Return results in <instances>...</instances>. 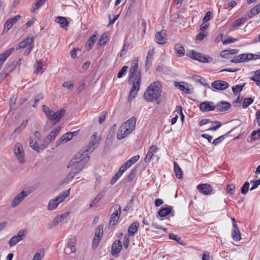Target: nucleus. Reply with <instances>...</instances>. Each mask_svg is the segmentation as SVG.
<instances>
[{
  "instance_id": "39",
  "label": "nucleus",
  "mask_w": 260,
  "mask_h": 260,
  "mask_svg": "<svg viewBox=\"0 0 260 260\" xmlns=\"http://www.w3.org/2000/svg\"><path fill=\"white\" fill-rule=\"evenodd\" d=\"M103 197H104V194L102 193V192H101L91 201V202L90 204V207H92L94 205L97 204L103 198Z\"/></svg>"
},
{
  "instance_id": "59",
  "label": "nucleus",
  "mask_w": 260,
  "mask_h": 260,
  "mask_svg": "<svg viewBox=\"0 0 260 260\" xmlns=\"http://www.w3.org/2000/svg\"><path fill=\"white\" fill-rule=\"evenodd\" d=\"M56 114L57 116V118L59 119V121L60 119L64 116L66 113V110L63 109H61L57 111H56Z\"/></svg>"
},
{
  "instance_id": "27",
  "label": "nucleus",
  "mask_w": 260,
  "mask_h": 260,
  "mask_svg": "<svg viewBox=\"0 0 260 260\" xmlns=\"http://www.w3.org/2000/svg\"><path fill=\"white\" fill-rule=\"evenodd\" d=\"M139 226V223L137 221L134 222L132 224H131L128 229L129 236H134L135 234L138 231Z\"/></svg>"
},
{
  "instance_id": "49",
  "label": "nucleus",
  "mask_w": 260,
  "mask_h": 260,
  "mask_svg": "<svg viewBox=\"0 0 260 260\" xmlns=\"http://www.w3.org/2000/svg\"><path fill=\"white\" fill-rule=\"evenodd\" d=\"M121 175H122L120 174V172H118L117 171L112 178L110 181V184L111 185H113L119 179V178L121 176Z\"/></svg>"
},
{
  "instance_id": "61",
  "label": "nucleus",
  "mask_w": 260,
  "mask_h": 260,
  "mask_svg": "<svg viewBox=\"0 0 260 260\" xmlns=\"http://www.w3.org/2000/svg\"><path fill=\"white\" fill-rule=\"evenodd\" d=\"M61 129V127H57L56 128L52 131L49 134H50L54 138L58 135Z\"/></svg>"
},
{
  "instance_id": "1",
  "label": "nucleus",
  "mask_w": 260,
  "mask_h": 260,
  "mask_svg": "<svg viewBox=\"0 0 260 260\" xmlns=\"http://www.w3.org/2000/svg\"><path fill=\"white\" fill-rule=\"evenodd\" d=\"M99 140H97V133L94 132L91 137L90 141L88 145L77 153L75 157L70 161L68 168L75 166L68 175V181H71L76 174L79 173L88 162L90 159L89 154L96 148Z\"/></svg>"
},
{
  "instance_id": "58",
  "label": "nucleus",
  "mask_w": 260,
  "mask_h": 260,
  "mask_svg": "<svg viewBox=\"0 0 260 260\" xmlns=\"http://www.w3.org/2000/svg\"><path fill=\"white\" fill-rule=\"evenodd\" d=\"M237 41V39L233 38L232 37H228V38L222 41L223 44H228L234 43Z\"/></svg>"
},
{
  "instance_id": "33",
  "label": "nucleus",
  "mask_w": 260,
  "mask_h": 260,
  "mask_svg": "<svg viewBox=\"0 0 260 260\" xmlns=\"http://www.w3.org/2000/svg\"><path fill=\"white\" fill-rule=\"evenodd\" d=\"M174 168L176 177L178 179H181L182 178V171L176 162L174 163Z\"/></svg>"
},
{
  "instance_id": "47",
  "label": "nucleus",
  "mask_w": 260,
  "mask_h": 260,
  "mask_svg": "<svg viewBox=\"0 0 260 260\" xmlns=\"http://www.w3.org/2000/svg\"><path fill=\"white\" fill-rule=\"evenodd\" d=\"M236 186L234 184H230L226 186V192L230 194H233L235 191Z\"/></svg>"
},
{
  "instance_id": "17",
  "label": "nucleus",
  "mask_w": 260,
  "mask_h": 260,
  "mask_svg": "<svg viewBox=\"0 0 260 260\" xmlns=\"http://www.w3.org/2000/svg\"><path fill=\"white\" fill-rule=\"evenodd\" d=\"M34 42V38L33 37L26 38L24 40L22 41L19 43L18 47L16 48V50H19L21 48H24L27 46V47L31 46L33 45V43Z\"/></svg>"
},
{
  "instance_id": "14",
  "label": "nucleus",
  "mask_w": 260,
  "mask_h": 260,
  "mask_svg": "<svg viewBox=\"0 0 260 260\" xmlns=\"http://www.w3.org/2000/svg\"><path fill=\"white\" fill-rule=\"evenodd\" d=\"M211 86L215 89L219 90H223L229 87V84L228 82L222 80H216L213 82Z\"/></svg>"
},
{
  "instance_id": "23",
  "label": "nucleus",
  "mask_w": 260,
  "mask_h": 260,
  "mask_svg": "<svg viewBox=\"0 0 260 260\" xmlns=\"http://www.w3.org/2000/svg\"><path fill=\"white\" fill-rule=\"evenodd\" d=\"M55 138L49 134L47 136L43 141V144L40 146V149L43 150L47 147L48 145Z\"/></svg>"
},
{
  "instance_id": "16",
  "label": "nucleus",
  "mask_w": 260,
  "mask_h": 260,
  "mask_svg": "<svg viewBox=\"0 0 260 260\" xmlns=\"http://www.w3.org/2000/svg\"><path fill=\"white\" fill-rule=\"evenodd\" d=\"M215 107L217 111L224 112L229 109L231 105L229 102L221 101L216 105Z\"/></svg>"
},
{
  "instance_id": "40",
  "label": "nucleus",
  "mask_w": 260,
  "mask_h": 260,
  "mask_svg": "<svg viewBox=\"0 0 260 260\" xmlns=\"http://www.w3.org/2000/svg\"><path fill=\"white\" fill-rule=\"evenodd\" d=\"M245 86V84L244 83L243 85H237L235 86L232 87V90L234 95L238 94L239 92H240L244 86Z\"/></svg>"
},
{
  "instance_id": "22",
  "label": "nucleus",
  "mask_w": 260,
  "mask_h": 260,
  "mask_svg": "<svg viewBox=\"0 0 260 260\" xmlns=\"http://www.w3.org/2000/svg\"><path fill=\"white\" fill-rule=\"evenodd\" d=\"M55 21L60 24V26L67 29V27L69 25V21L66 17L58 16L56 18Z\"/></svg>"
},
{
  "instance_id": "9",
  "label": "nucleus",
  "mask_w": 260,
  "mask_h": 260,
  "mask_svg": "<svg viewBox=\"0 0 260 260\" xmlns=\"http://www.w3.org/2000/svg\"><path fill=\"white\" fill-rule=\"evenodd\" d=\"M29 193L30 191L28 190L23 189L20 193L18 194L12 201V207H15L18 205Z\"/></svg>"
},
{
  "instance_id": "5",
  "label": "nucleus",
  "mask_w": 260,
  "mask_h": 260,
  "mask_svg": "<svg viewBox=\"0 0 260 260\" xmlns=\"http://www.w3.org/2000/svg\"><path fill=\"white\" fill-rule=\"evenodd\" d=\"M136 124V118L132 117L122 124V128L125 129L126 134H129L135 129Z\"/></svg>"
},
{
  "instance_id": "28",
  "label": "nucleus",
  "mask_w": 260,
  "mask_h": 260,
  "mask_svg": "<svg viewBox=\"0 0 260 260\" xmlns=\"http://www.w3.org/2000/svg\"><path fill=\"white\" fill-rule=\"evenodd\" d=\"M232 237L234 240L236 241H238L241 239L240 232L238 226L233 227Z\"/></svg>"
},
{
  "instance_id": "15",
  "label": "nucleus",
  "mask_w": 260,
  "mask_h": 260,
  "mask_svg": "<svg viewBox=\"0 0 260 260\" xmlns=\"http://www.w3.org/2000/svg\"><path fill=\"white\" fill-rule=\"evenodd\" d=\"M200 110L202 112L213 111L215 110V107L213 102L206 101L200 104Z\"/></svg>"
},
{
  "instance_id": "55",
  "label": "nucleus",
  "mask_w": 260,
  "mask_h": 260,
  "mask_svg": "<svg viewBox=\"0 0 260 260\" xmlns=\"http://www.w3.org/2000/svg\"><path fill=\"white\" fill-rule=\"evenodd\" d=\"M178 86L179 89L183 91L184 93L188 94H190L192 93L191 90L189 88L186 87L183 85L178 84Z\"/></svg>"
},
{
  "instance_id": "4",
  "label": "nucleus",
  "mask_w": 260,
  "mask_h": 260,
  "mask_svg": "<svg viewBox=\"0 0 260 260\" xmlns=\"http://www.w3.org/2000/svg\"><path fill=\"white\" fill-rule=\"evenodd\" d=\"M139 60L138 58H136L132 63L130 69V76L129 80L137 81L138 79L141 81V74L140 70H138Z\"/></svg>"
},
{
  "instance_id": "19",
  "label": "nucleus",
  "mask_w": 260,
  "mask_h": 260,
  "mask_svg": "<svg viewBox=\"0 0 260 260\" xmlns=\"http://www.w3.org/2000/svg\"><path fill=\"white\" fill-rule=\"evenodd\" d=\"M157 150V147L156 145L151 146L144 158V161L145 162H149L153 155V153L156 152Z\"/></svg>"
},
{
  "instance_id": "38",
  "label": "nucleus",
  "mask_w": 260,
  "mask_h": 260,
  "mask_svg": "<svg viewBox=\"0 0 260 260\" xmlns=\"http://www.w3.org/2000/svg\"><path fill=\"white\" fill-rule=\"evenodd\" d=\"M136 173V169H133L126 177L127 182H131L133 179L134 178V177H135Z\"/></svg>"
},
{
  "instance_id": "7",
  "label": "nucleus",
  "mask_w": 260,
  "mask_h": 260,
  "mask_svg": "<svg viewBox=\"0 0 260 260\" xmlns=\"http://www.w3.org/2000/svg\"><path fill=\"white\" fill-rule=\"evenodd\" d=\"M129 82H131V84H133L128 96V101H131L135 98L139 90L141 81H140V79H138L137 81L129 80Z\"/></svg>"
},
{
  "instance_id": "10",
  "label": "nucleus",
  "mask_w": 260,
  "mask_h": 260,
  "mask_svg": "<svg viewBox=\"0 0 260 260\" xmlns=\"http://www.w3.org/2000/svg\"><path fill=\"white\" fill-rule=\"evenodd\" d=\"M14 153L20 163L22 164L24 162V153L22 146L20 143H17L15 144Z\"/></svg>"
},
{
  "instance_id": "34",
  "label": "nucleus",
  "mask_w": 260,
  "mask_h": 260,
  "mask_svg": "<svg viewBox=\"0 0 260 260\" xmlns=\"http://www.w3.org/2000/svg\"><path fill=\"white\" fill-rule=\"evenodd\" d=\"M108 34L107 32H105L103 34V35L100 38L98 41V45L101 47L105 43H106L108 40Z\"/></svg>"
},
{
  "instance_id": "50",
  "label": "nucleus",
  "mask_w": 260,
  "mask_h": 260,
  "mask_svg": "<svg viewBox=\"0 0 260 260\" xmlns=\"http://www.w3.org/2000/svg\"><path fill=\"white\" fill-rule=\"evenodd\" d=\"M36 71L37 73L42 74L43 70V64L41 61H37V65L36 66Z\"/></svg>"
},
{
  "instance_id": "42",
  "label": "nucleus",
  "mask_w": 260,
  "mask_h": 260,
  "mask_svg": "<svg viewBox=\"0 0 260 260\" xmlns=\"http://www.w3.org/2000/svg\"><path fill=\"white\" fill-rule=\"evenodd\" d=\"M29 146L32 148L34 150L39 152L40 149V147L36 146V141H34L32 139H29Z\"/></svg>"
},
{
  "instance_id": "25",
  "label": "nucleus",
  "mask_w": 260,
  "mask_h": 260,
  "mask_svg": "<svg viewBox=\"0 0 260 260\" xmlns=\"http://www.w3.org/2000/svg\"><path fill=\"white\" fill-rule=\"evenodd\" d=\"M154 53V50L153 49L149 50L147 53L146 61H145V68L147 70L151 65V61L153 59V56Z\"/></svg>"
},
{
  "instance_id": "26",
  "label": "nucleus",
  "mask_w": 260,
  "mask_h": 260,
  "mask_svg": "<svg viewBox=\"0 0 260 260\" xmlns=\"http://www.w3.org/2000/svg\"><path fill=\"white\" fill-rule=\"evenodd\" d=\"M172 209L171 206L166 205V207L161 208L159 210L158 215L161 217H165L171 212Z\"/></svg>"
},
{
  "instance_id": "54",
  "label": "nucleus",
  "mask_w": 260,
  "mask_h": 260,
  "mask_svg": "<svg viewBox=\"0 0 260 260\" xmlns=\"http://www.w3.org/2000/svg\"><path fill=\"white\" fill-rule=\"evenodd\" d=\"M140 158V156L139 155H135L132 157H131L129 159L127 160L128 163L132 166L133 164H134L136 162H137Z\"/></svg>"
},
{
  "instance_id": "35",
  "label": "nucleus",
  "mask_w": 260,
  "mask_h": 260,
  "mask_svg": "<svg viewBox=\"0 0 260 260\" xmlns=\"http://www.w3.org/2000/svg\"><path fill=\"white\" fill-rule=\"evenodd\" d=\"M125 129L122 128V125L120 126L118 129V132L117 134V139L119 140H121L129 134H126L124 132Z\"/></svg>"
},
{
  "instance_id": "53",
  "label": "nucleus",
  "mask_w": 260,
  "mask_h": 260,
  "mask_svg": "<svg viewBox=\"0 0 260 260\" xmlns=\"http://www.w3.org/2000/svg\"><path fill=\"white\" fill-rule=\"evenodd\" d=\"M211 122L216 124V125L209 128L207 129L208 131H215L221 126V123L218 121H212Z\"/></svg>"
},
{
  "instance_id": "41",
  "label": "nucleus",
  "mask_w": 260,
  "mask_h": 260,
  "mask_svg": "<svg viewBox=\"0 0 260 260\" xmlns=\"http://www.w3.org/2000/svg\"><path fill=\"white\" fill-rule=\"evenodd\" d=\"M103 228L104 225L103 224H100L97 227V228L95 230L94 234V236H96V237L99 236L102 237L103 235Z\"/></svg>"
},
{
  "instance_id": "37",
  "label": "nucleus",
  "mask_w": 260,
  "mask_h": 260,
  "mask_svg": "<svg viewBox=\"0 0 260 260\" xmlns=\"http://www.w3.org/2000/svg\"><path fill=\"white\" fill-rule=\"evenodd\" d=\"M251 79L255 82L258 86H260V70L255 72L254 75L251 77Z\"/></svg>"
},
{
  "instance_id": "30",
  "label": "nucleus",
  "mask_w": 260,
  "mask_h": 260,
  "mask_svg": "<svg viewBox=\"0 0 260 260\" xmlns=\"http://www.w3.org/2000/svg\"><path fill=\"white\" fill-rule=\"evenodd\" d=\"M76 251V248L74 243L72 241H69L68 243V246L64 249V252L66 253L70 254L71 253L75 252Z\"/></svg>"
},
{
  "instance_id": "18",
  "label": "nucleus",
  "mask_w": 260,
  "mask_h": 260,
  "mask_svg": "<svg viewBox=\"0 0 260 260\" xmlns=\"http://www.w3.org/2000/svg\"><path fill=\"white\" fill-rule=\"evenodd\" d=\"M48 118L51 121V126L49 127L47 125H45L44 127V129L45 130H48L51 127L54 126L57 122H59V119L57 118V116L55 112L53 111L52 112V113L50 114V115L48 117Z\"/></svg>"
},
{
  "instance_id": "48",
  "label": "nucleus",
  "mask_w": 260,
  "mask_h": 260,
  "mask_svg": "<svg viewBox=\"0 0 260 260\" xmlns=\"http://www.w3.org/2000/svg\"><path fill=\"white\" fill-rule=\"evenodd\" d=\"M253 102V100L251 98H245L243 104V108H246Z\"/></svg>"
},
{
  "instance_id": "29",
  "label": "nucleus",
  "mask_w": 260,
  "mask_h": 260,
  "mask_svg": "<svg viewBox=\"0 0 260 260\" xmlns=\"http://www.w3.org/2000/svg\"><path fill=\"white\" fill-rule=\"evenodd\" d=\"M247 20V17H242L240 19H238L235 21L232 25L231 26V30H232L234 28H236L240 26L241 24H243L246 20Z\"/></svg>"
},
{
  "instance_id": "31",
  "label": "nucleus",
  "mask_w": 260,
  "mask_h": 260,
  "mask_svg": "<svg viewBox=\"0 0 260 260\" xmlns=\"http://www.w3.org/2000/svg\"><path fill=\"white\" fill-rule=\"evenodd\" d=\"M72 138L70 136L69 132L67 133L66 134L62 136L60 139L56 142V146L60 145V143L62 142H67L68 141L71 140Z\"/></svg>"
},
{
  "instance_id": "3",
  "label": "nucleus",
  "mask_w": 260,
  "mask_h": 260,
  "mask_svg": "<svg viewBox=\"0 0 260 260\" xmlns=\"http://www.w3.org/2000/svg\"><path fill=\"white\" fill-rule=\"evenodd\" d=\"M70 189L66 190L61 192L59 195L55 199L51 200L48 205V209L49 210H53L56 209L58 204L63 202L66 198L70 194Z\"/></svg>"
},
{
  "instance_id": "8",
  "label": "nucleus",
  "mask_w": 260,
  "mask_h": 260,
  "mask_svg": "<svg viewBox=\"0 0 260 260\" xmlns=\"http://www.w3.org/2000/svg\"><path fill=\"white\" fill-rule=\"evenodd\" d=\"M115 212L111 215L109 225H115L119 220L121 214V207L119 205L116 204L114 206Z\"/></svg>"
},
{
  "instance_id": "52",
  "label": "nucleus",
  "mask_w": 260,
  "mask_h": 260,
  "mask_svg": "<svg viewBox=\"0 0 260 260\" xmlns=\"http://www.w3.org/2000/svg\"><path fill=\"white\" fill-rule=\"evenodd\" d=\"M258 12L257 10H256L254 7H253L251 10L249 11V13H248L245 17H247V19L251 18L253 16L255 15L256 14H258Z\"/></svg>"
},
{
  "instance_id": "21",
  "label": "nucleus",
  "mask_w": 260,
  "mask_h": 260,
  "mask_svg": "<svg viewBox=\"0 0 260 260\" xmlns=\"http://www.w3.org/2000/svg\"><path fill=\"white\" fill-rule=\"evenodd\" d=\"M246 61H248L247 54H241L239 55L235 56L234 58L231 60V62L234 63H239Z\"/></svg>"
},
{
  "instance_id": "6",
  "label": "nucleus",
  "mask_w": 260,
  "mask_h": 260,
  "mask_svg": "<svg viewBox=\"0 0 260 260\" xmlns=\"http://www.w3.org/2000/svg\"><path fill=\"white\" fill-rule=\"evenodd\" d=\"M189 56L191 58L201 62H210L212 60L211 57L203 55L201 53L196 52L194 50L190 51Z\"/></svg>"
},
{
  "instance_id": "64",
  "label": "nucleus",
  "mask_w": 260,
  "mask_h": 260,
  "mask_svg": "<svg viewBox=\"0 0 260 260\" xmlns=\"http://www.w3.org/2000/svg\"><path fill=\"white\" fill-rule=\"evenodd\" d=\"M21 16L19 15H16L12 18L9 19L10 21L12 22V24H15L19 19H20Z\"/></svg>"
},
{
  "instance_id": "36",
  "label": "nucleus",
  "mask_w": 260,
  "mask_h": 260,
  "mask_svg": "<svg viewBox=\"0 0 260 260\" xmlns=\"http://www.w3.org/2000/svg\"><path fill=\"white\" fill-rule=\"evenodd\" d=\"M193 79L196 82L200 83L205 87L209 86L208 84L206 82V80L200 76H196L193 77Z\"/></svg>"
},
{
  "instance_id": "60",
  "label": "nucleus",
  "mask_w": 260,
  "mask_h": 260,
  "mask_svg": "<svg viewBox=\"0 0 260 260\" xmlns=\"http://www.w3.org/2000/svg\"><path fill=\"white\" fill-rule=\"evenodd\" d=\"M43 110L47 117L50 115V114L52 113V112L53 111L49 108L45 106V105L43 106Z\"/></svg>"
},
{
  "instance_id": "43",
  "label": "nucleus",
  "mask_w": 260,
  "mask_h": 260,
  "mask_svg": "<svg viewBox=\"0 0 260 260\" xmlns=\"http://www.w3.org/2000/svg\"><path fill=\"white\" fill-rule=\"evenodd\" d=\"M169 238L177 241L178 243L181 245L184 244L183 241L181 239L180 237H179L177 235H174L173 234H171L169 235Z\"/></svg>"
},
{
  "instance_id": "11",
  "label": "nucleus",
  "mask_w": 260,
  "mask_h": 260,
  "mask_svg": "<svg viewBox=\"0 0 260 260\" xmlns=\"http://www.w3.org/2000/svg\"><path fill=\"white\" fill-rule=\"evenodd\" d=\"M69 215V212L64 213L60 216H56L52 221L48 223L47 225L48 229H51L53 227L57 226L59 223L61 222Z\"/></svg>"
},
{
  "instance_id": "2",
  "label": "nucleus",
  "mask_w": 260,
  "mask_h": 260,
  "mask_svg": "<svg viewBox=\"0 0 260 260\" xmlns=\"http://www.w3.org/2000/svg\"><path fill=\"white\" fill-rule=\"evenodd\" d=\"M161 85L159 82H154L150 84L144 94L145 100L153 102L158 100L161 92Z\"/></svg>"
},
{
  "instance_id": "51",
  "label": "nucleus",
  "mask_w": 260,
  "mask_h": 260,
  "mask_svg": "<svg viewBox=\"0 0 260 260\" xmlns=\"http://www.w3.org/2000/svg\"><path fill=\"white\" fill-rule=\"evenodd\" d=\"M249 187V183L248 182H245L241 188V193L245 194L248 191Z\"/></svg>"
},
{
  "instance_id": "20",
  "label": "nucleus",
  "mask_w": 260,
  "mask_h": 260,
  "mask_svg": "<svg viewBox=\"0 0 260 260\" xmlns=\"http://www.w3.org/2000/svg\"><path fill=\"white\" fill-rule=\"evenodd\" d=\"M165 32L161 30L160 32H156L155 34L156 42L159 44H164L166 42V39L165 37Z\"/></svg>"
},
{
  "instance_id": "32",
  "label": "nucleus",
  "mask_w": 260,
  "mask_h": 260,
  "mask_svg": "<svg viewBox=\"0 0 260 260\" xmlns=\"http://www.w3.org/2000/svg\"><path fill=\"white\" fill-rule=\"evenodd\" d=\"M174 49L179 56H182L185 54L184 47L179 44H177L175 45Z\"/></svg>"
},
{
  "instance_id": "57",
  "label": "nucleus",
  "mask_w": 260,
  "mask_h": 260,
  "mask_svg": "<svg viewBox=\"0 0 260 260\" xmlns=\"http://www.w3.org/2000/svg\"><path fill=\"white\" fill-rule=\"evenodd\" d=\"M101 237H96V236H94L93 237V239L92 241V247L93 248H96L98 245H99V242L101 241Z\"/></svg>"
},
{
  "instance_id": "44",
  "label": "nucleus",
  "mask_w": 260,
  "mask_h": 260,
  "mask_svg": "<svg viewBox=\"0 0 260 260\" xmlns=\"http://www.w3.org/2000/svg\"><path fill=\"white\" fill-rule=\"evenodd\" d=\"M20 240L18 239V238L16 236H14L11 238V239L9 241V244L10 247H12L15 245L17 243H18Z\"/></svg>"
},
{
  "instance_id": "24",
  "label": "nucleus",
  "mask_w": 260,
  "mask_h": 260,
  "mask_svg": "<svg viewBox=\"0 0 260 260\" xmlns=\"http://www.w3.org/2000/svg\"><path fill=\"white\" fill-rule=\"evenodd\" d=\"M14 50V48H11L7 50L5 52L0 54V64H4L7 58L11 55L12 52Z\"/></svg>"
},
{
  "instance_id": "12",
  "label": "nucleus",
  "mask_w": 260,
  "mask_h": 260,
  "mask_svg": "<svg viewBox=\"0 0 260 260\" xmlns=\"http://www.w3.org/2000/svg\"><path fill=\"white\" fill-rule=\"evenodd\" d=\"M122 246L121 241L119 240H115L112 245L111 254L115 257L119 256V253L122 249Z\"/></svg>"
},
{
  "instance_id": "46",
  "label": "nucleus",
  "mask_w": 260,
  "mask_h": 260,
  "mask_svg": "<svg viewBox=\"0 0 260 260\" xmlns=\"http://www.w3.org/2000/svg\"><path fill=\"white\" fill-rule=\"evenodd\" d=\"M128 69V66H124L121 68V69L119 71V73H118L117 77L118 78H120L122 77H123V76L126 74Z\"/></svg>"
},
{
  "instance_id": "45",
  "label": "nucleus",
  "mask_w": 260,
  "mask_h": 260,
  "mask_svg": "<svg viewBox=\"0 0 260 260\" xmlns=\"http://www.w3.org/2000/svg\"><path fill=\"white\" fill-rule=\"evenodd\" d=\"M47 1V0H36L35 1V7L32 6V9L35 10L39 9L41 6L44 5Z\"/></svg>"
},
{
  "instance_id": "62",
  "label": "nucleus",
  "mask_w": 260,
  "mask_h": 260,
  "mask_svg": "<svg viewBox=\"0 0 260 260\" xmlns=\"http://www.w3.org/2000/svg\"><path fill=\"white\" fill-rule=\"evenodd\" d=\"M63 86L71 90L74 87V84L71 81H66L63 83Z\"/></svg>"
},
{
  "instance_id": "13",
  "label": "nucleus",
  "mask_w": 260,
  "mask_h": 260,
  "mask_svg": "<svg viewBox=\"0 0 260 260\" xmlns=\"http://www.w3.org/2000/svg\"><path fill=\"white\" fill-rule=\"evenodd\" d=\"M197 189L202 194L209 195L212 191V187L209 184L201 183L197 186Z\"/></svg>"
},
{
  "instance_id": "56",
  "label": "nucleus",
  "mask_w": 260,
  "mask_h": 260,
  "mask_svg": "<svg viewBox=\"0 0 260 260\" xmlns=\"http://www.w3.org/2000/svg\"><path fill=\"white\" fill-rule=\"evenodd\" d=\"M26 232H27V231L26 230H20V231L18 232L17 235L16 236L21 241V240H23V238L25 237V235H26Z\"/></svg>"
},
{
  "instance_id": "63",
  "label": "nucleus",
  "mask_w": 260,
  "mask_h": 260,
  "mask_svg": "<svg viewBox=\"0 0 260 260\" xmlns=\"http://www.w3.org/2000/svg\"><path fill=\"white\" fill-rule=\"evenodd\" d=\"M223 139H224V136H221L214 139L212 142V144H214V145H217L218 144H219L220 143H221L222 141V140H223Z\"/></svg>"
}]
</instances>
